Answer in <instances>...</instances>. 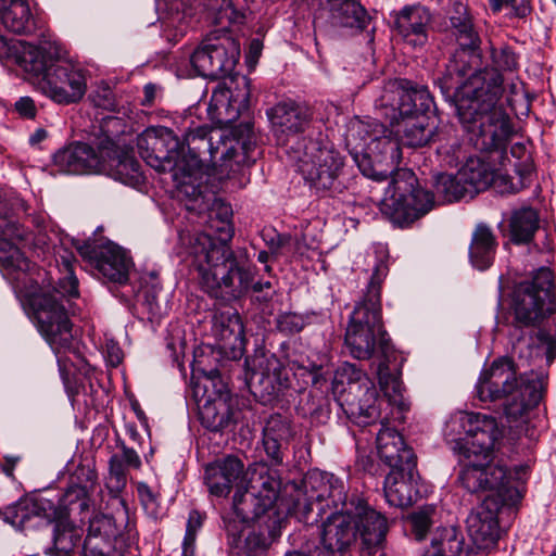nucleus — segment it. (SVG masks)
Returning <instances> with one entry per match:
<instances>
[{
  "label": "nucleus",
  "instance_id": "obj_9",
  "mask_svg": "<svg viewBox=\"0 0 556 556\" xmlns=\"http://www.w3.org/2000/svg\"><path fill=\"white\" fill-rule=\"evenodd\" d=\"M434 203V194L419 187L415 174L401 169L386 188L379 206L394 225L404 228L428 214Z\"/></svg>",
  "mask_w": 556,
  "mask_h": 556
},
{
  "label": "nucleus",
  "instance_id": "obj_52",
  "mask_svg": "<svg viewBox=\"0 0 556 556\" xmlns=\"http://www.w3.org/2000/svg\"><path fill=\"white\" fill-rule=\"evenodd\" d=\"M79 542V535L74 528L58 523L53 530V547L50 553L53 556H67Z\"/></svg>",
  "mask_w": 556,
  "mask_h": 556
},
{
  "label": "nucleus",
  "instance_id": "obj_20",
  "mask_svg": "<svg viewBox=\"0 0 556 556\" xmlns=\"http://www.w3.org/2000/svg\"><path fill=\"white\" fill-rule=\"evenodd\" d=\"M105 138L99 141L98 150L93 147L76 142L54 154L55 165L64 173L89 174L101 173L104 154L101 153Z\"/></svg>",
  "mask_w": 556,
  "mask_h": 556
},
{
  "label": "nucleus",
  "instance_id": "obj_47",
  "mask_svg": "<svg viewBox=\"0 0 556 556\" xmlns=\"http://www.w3.org/2000/svg\"><path fill=\"white\" fill-rule=\"evenodd\" d=\"M464 536L455 527L438 529L431 540V549L425 556H459Z\"/></svg>",
  "mask_w": 556,
  "mask_h": 556
},
{
  "label": "nucleus",
  "instance_id": "obj_16",
  "mask_svg": "<svg viewBox=\"0 0 556 556\" xmlns=\"http://www.w3.org/2000/svg\"><path fill=\"white\" fill-rule=\"evenodd\" d=\"M517 502H502L488 495L467 517L468 534L478 549L493 547L500 538L497 515L502 506Z\"/></svg>",
  "mask_w": 556,
  "mask_h": 556
},
{
  "label": "nucleus",
  "instance_id": "obj_51",
  "mask_svg": "<svg viewBox=\"0 0 556 556\" xmlns=\"http://www.w3.org/2000/svg\"><path fill=\"white\" fill-rule=\"evenodd\" d=\"M123 545L124 543L106 540L87 532L84 541L83 553L84 556H121L118 551Z\"/></svg>",
  "mask_w": 556,
  "mask_h": 556
},
{
  "label": "nucleus",
  "instance_id": "obj_3",
  "mask_svg": "<svg viewBox=\"0 0 556 556\" xmlns=\"http://www.w3.org/2000/svg\"><path fill=\"white\" fill-rule=\"evenodd\" d=\"M496 419L481 413L457 412L445 425L446 438L466 460L458 480L470 493L490 492L502 502H518L519 491L513 485L506 466L491 464L495 443L501 438Z\"/></svg>",
  "mask_w": 556,
  "mask_h": 556
},
{
  "label": "nucleus",
  "instance_id": "obj_45",
  "mask_svg": "<svg viewBox=\"0 0 556 556\" xmlns=\"http://www.w3.org/2000/svg\"><path fill=\"white\" fill-rule=\"evenodd\" d=\"M30 9L26 0H10L7 8L0 10L3 26L15 34H27L33 30Z\"/></svg>",
  "mask_w": 556,
  "mask_h": 556
},
{
  "label": "nucleus",
  "instance_id": "obj_61",
  "mask_svg": "<svg viewBox=\"0 0 556 556\" xmlns=\"http://www.w3.org/2000/svg\"><path fill=\"white\" fill-rule=\"evenodd\" d=\"M492 60L496 71H513L517 66V58L509 49L493 50Z\"/></svg>",
  "mask_w": 556,
  "mask_h": 556
},
{
  "label": "nucleus",
  "instance_id": "obj_19",
  "mask_svg": "<svg viewBox=\"0 0 556 556\" xmlns=\"http://www.w3.org/2000/svg\"><path fill=\"white\" fill-rule=\"evenodd\" d=\"M295 431L290 418L280 414L270 415L263 426L262 447L270 466H281Z\"/></svg>",
  "mask_w": 556,
  "mask_h": 556
},
{
  "label": "nucleus",
  "instance_id": "obj_32",
  "mask_svg": "<svg viewBox=\"0 0 556 556\" xmlns=\"http://www.w3.org/2000/svg\"><path fill=\"white\" fill-rule=\"evenodd\" d=\"M368 149V154L364 155L358 163L361 172L364 176L376 180L386 179L392 169H381L380 164L390 162L392 167L394 166L400 152L399 143L389 137L375 138L370 141Z\"/></svg>",
  "mask_w": 556,
  "mask_h": 556
},
{
  "label": "nucleus",
  "instance_id": "obj_15",
  "mask_svg": "<svg viewBox=\"0 0 556 556\" xmlns=\"http://www.w3.org/2000/svg\"><path fill=\"white\" fill-rule=\"evenodd\" d=\"M79 254L89 260L106 280L115 283H126L132 262L127 252L113 242L99 247L86 242L78 247Z\"/></svg>",
  "mask_w": 556,
  "mask_h": 556
},
{
  "label": "nucleus",
  "instance_id": "obj_60",
  "mask_svg": "<svg viewBox=\"0 0 556 556\" xmlns=\"http://www.w3.org/2000/svg\"><path fill=\"white\" fill-rule=\"evenodd\" d=\"M437 152L442 156L443 161L448 166H457L460 159L462 149L457 138H451L446 143H441L437 148Z\"/></svg>",
  "mask_w": 556,
  "mask_h": 556
},
{
  "label": "nucleus",
  "instance_id": "obj_27",
  "mask_svg": "<svg viewBox=\"0 0 556 556\" xmlns=\"http://www.w3.org/2000/svg\"><path fill=\"white\" fill-rule=\"evenodd\" d=\"M432 15L420 4L406 5L395 15V27L404 40L413 47H424L428 41Z\"/></svg>",
  "mask_w": 556,
  "mask_h": 556
},
{
  "label": "nucleus",
  "instance_id": "obj_14",
  "mask_svg": "<svg viewBox=\"0 0 556 556\" xmlns=\"http://www.w3.org/2000/svg\"><path fill=\"white\" fill-rule=\"evenodd\" d=\"M267 115L270 119L274 135L279 146L286 147L292 155V146L295 148L307 144L301 135L306 131L311 123L309 110L294 102H279L271 108Z\"/></svg>",
  "mask_w": 556,
  "mask_h": 556
},
{
  "label": "nucleus",
  "instance_id": "obj_24",
  "mask_svg": "<svg viewBox=\"0 0 556 556\" xmlns=\"http://www.w3.org/2000/svg\"><path fill=\"white\" fill-rule=\"evenodd\" d=\"M141 466L142 462L139 454L124 443L119 445V452L114 453L109 459V475L105 486L112 498L118 500L125 519H128V506L119 495L127 485V471L129 469L139 470Z\"/></svg>",
  "mask_w": 556,
  "mask_h": 556
},
{
  "label": "nucleus",
  "instance_id": "obj_34",
  "mask_svg": "<svg viewBox=\"0 0 556 556\" xmlns=\"http://www.w3.org/2000/svg\"><path fill=\"white\" fill-rule=\"evenodd\" d=\"M242 159L232 146H225V151L222 152V163L214 168L212 176L227 189L236 190L245 187L250 181V174L248 165L241 162Z\"/></svg>",
  "mask_w": 556,
  "mask_h": 556
},
{
  "label": "nucleus",
  "instance_id": "obj_49",
  "mask_svg": "<svg viewBox=\"0 0 556 556\" xmlns=\"http://www.w3.org/2000/svg\"><path fill=\"white\" fill-rule=\"evenodd\" d=\"M516 177L506 174H496L494 172L493 186L502 194L517 193L526 188L530 182L531 166L529 164H518L515 167Z\"/></svg>",
  "mask_w": 556,
  "mask_h": 556
},
{
  "label": "nucleus",
  "instance_id": "obj_40",
  "mask_svg": "<svg viewBox=\"0 0 556 556\" xmlns=\"http://www.w3.org/2000/svg\"><path fill=\"white\" fill-rule=\"evenodd\" d=\"M225 530L228 535V543L232 548H239L243 544L249 551L265 548V539L254 532H249L251 520H243L233 513L223 518Z\"/></svg>",
  "mask_w": 556,
  "mask_h": 556
},
{
  "label": "nucleus",
  "instance_id": "obj_17",
  "mask_svg": "<svg viewBox=\"0 0 556 556\" xmlns=\"http://www.w3.org/2000/svg\"><path fill=\"white\" fill-rule=\"evenodd\" d=\"M358 540L355 513L333 511L320 527L324 556L345 554Z\"/></svg>",
  "mask_w": 556,
  "mask_h": 556
},
{
  "label": "nucleus",
  "instance_id": "obj_46",
  "mask_svg": "<svg viewBox=\"0 0 556 556\" xmlns=\"http://www.w3.org/2000/svg\"><path fill=\"white\" fill-rule=\"evenodd\" d=\"M215 334L223 342L224 348H237L244 339V327L240 315L237 312L231 314L222 313L214 323Z\"/></svg>",
  "mask_w": 556,
  "mask_h": 556
},
{
  "label": "nucleus",
  "instance_id": "obj_35",
  "mask_svg": "<svg viewBox=\"0 0 556 556\" xmlns=\"http://www.w3.org/2000/svg\"><path fill=\"white\" fill-rule=\"evenodd\" d=\"M214 135L218 136L217 143L223 141L222 134L213 130L206 125L189 128L184 134L180 144H184V157L186 159L187 152L189 154L187 163H195V166H201V159L203 154L207 153L211 160L216 156L219 148L218 146H214Z\"/></svg>",
  "mask_w": 556,
  "mask_h": 556
},
{
  "label": "nucleus",
  "instance_id": "obj_38",
  "mask_svg": "<svg viewBox=\"0 0 556 556\" xmlns=\"http://www.w3.org/2000/svg\"><path fill=\"white\" fill-rule=\"evenodd\" d=\"M459 179L463 181L469 198L485 190L494 179V170L484 161L469 157L459 169Z\"/></svg>",
  "mask_w": 556,
  "mask_h": 556
},
{
  "label": "nucleus",
  "instance_id": "obj_41",
  "mask_svg": "<svg viewBox=\"0 0 556 556\" xmlns=\"http://www.w3.org/2000/svg\"><path fill=\"white\" fill-rule=\"evenodd\" d=\"M332 23L341 27L364 29L370 17L366 10L355 0H330Z\"/></svg>",
  "mask_w": 556,
  "mask_h": 556
},
{
  "label": "nucleus",
  "instance_id": "obj_18",
  "mask_svg": "<svg viewBox=\"0 0 556 556\" xmlns=\"http://www.w3.org/2000/svg\"><path fill=\"white\" fill-rule=\"evenodd\" d=\"M101 153L104 154L101 174L129 186L143 182L140 164L130 150L117 147L111 138L105 137Z\"/></svg>",
  "mask_w": 556,
  "mask_h": 556
},
{
  "label": "nucleus",
  "instance_id": "obj_53",
  "mask_svg": "<svg viewBox=\"0 0 556 556\" xmlns=\"http://www.w3.org/2000/svg\"><path fill=\"white\" fill-rule=\"evenodd\" d=\"M210 10L214 14V22L222 26L244 20V13L236 9L231 0H211Z\"/></svg>",
  "mask_w": 556,
  "mask_h": 556
},
{
  "label": "nucleus",
  "instance_id": "obj_43",
  "mask_svg": "<svg viewBox=\"0 0 556 556\" xmlns=\"http://www.w3.org/2000/svg\"><path fill=\"white\" fill-rule=\"evenodd\" d=\"M365 379H369L359 368L354 364L344 363L341 365L333 375L332 379V393L338 403L343 399L354 395L356 392L352 387L356 386L363 389Z\"/></svg>",
  "mask_w": 556,
  "mask_h": 556
},
{
  "label": "nucleus",
  "instance_id": "obj_31",
  "mask_svg": "<svg viewBox=\"0 0 556 556\" xmlns=\"http://www.w3.org/2000/svg\"><path fill=\"white\" fill-rule=\"evenodd\" d=\"M419 476L415 468L393 469L384 479V496L389 505L407 507L420 496Z\"/></svg>",
  "mask_w": 556,
  "mask_h": 556
},
{
  "label": "nucleus",
  "instance_id": "obj_48",
  "mask_svg": "<svg viewBox=\"0 0 556 556\" xmlns=\"http://www.w3.org/2000/svg\"><path fill=\"white\" fill-rule=\"evenodd\" d=\"M433 187L439 203H451L468 197L466 188L459 179V170L455 175L445 173L438 174Z\"/></svg>",
  "mask_w": 556,
  "mask_h": 556
},
{
  "label": "nucleus",
  "instance_id": "obj_33",
  "mask_svg": "<svg viewBox=\"0 0 556 556\" xmlns=\"http://www.w3.org/2000/svg\"><path fill=\"white\" fill-rule=\"evenodd\" d=\"M251 365V380L263 386L268 394L275 393L278 388L287 386V370L275 354H257L253 357Z\"/></svg>",
  "mask_w": 556,
  "mask_h": 556
},
{
  "label": "nucleus",
  "instance_id": "obj_37",
  "mask_svg": "<svg viewBox=\"0 0 556 556\" xmlns=\"http://www.w3.org/2000/svg\"><path fill=\"white\" fill-rule=\"evenodd\" d=\"M497 249L496 237L485 224H478L472 232L469 245V260L479 270L488 269L494 261Z\"/></svg>",
  "mask_w": 556,
  "mask_h": 556
},
{
  "label": "nucleus",
  "instance_id": "obj_26",
  "mask_svg": "<svg viewBox=\"0 0 556 556\" xmlns=\"http://www.w3.org/2000/svg\"><path fill=\"white\" fill-rule=\"evenodd\" d=\"M238 400L229 393L207 397L199 405V418L203 427L211 431H222L240 419Z\"/></svg>",
  "mask_w": 556,
  "mask_h": 556
},
{
  "label": "nucleus",
  "instance_id": "obj_36",
  "mask_svg": "<svg viewBox=\"0 0 556 556\" xmlns=\"http://www.w3.org/2000/svg\"><path fill=\"white\" fill-rule=\"evenodd\" d=\"M248 484L245 488L257 494L270 507H274L280 492L281 481L276 472L271 471L265 463H255L248 469Z\"/></svg>",
  "mask_w": 556,
  "mask_h": 556
},
{
  "label": "nucleus",
  "instance_id": "obj_29",
  "mask_svg": "<svg viewBox=\"0 0 556 556\" xmlns=\"http://www.w3.org/2000/svg\"><path fill=\"white\" fill-rule=\"evenodd\" d=\"M243 471V463L238 457L229 455L205 467L204 482L212 495L224 497L238 484Z\"/></svg>",
  "mask_w": 556,
  "mask_h": 556
},
{
  "label": "nucleus",
  "instance_id": "obj_63",
  "mask_svg": "<svg viewBox=\"0 0 556 556\" xmlns=\"http://www.w3.org/2000/svg\"><path fill=\"white\" fill-rule=\"evenodd\" d=\"M92 102L108 111H114L116 108L114 93L109 87L99 88L92 96Z\"/></svg>",
  "mask_w": 556,
  "mask_h": 556
},
{
  "label": "nucleus",
  "instance_id": "obj_54",
  "mask_svg": "<svg viewBox=\"0 0 556 556\" xmlns=\"http://www.w3.org/2000/svg\"><path fill=\"white\" fill-rule=\"evenodd\" d=\"M435 508L433 506H425L410 514L408 522L415 539L421 541L426 538L429 529L433 525Z\"/></svg>",
  "mask_w": 556,
  "mask_h": 556
},
{
  "label": "nucleus",
  "instance_id": "obj_5",
  "mask_svg": "<svg viewBox=\"0 0 556 556\" xmlns=\"http://www.w3.org/2000/svg\"><path fill=\"white\" fill-rule=\"evenodd\" d=\"M389 273L387 262L378 260L363 298L356 303L345 331V344L351 355L357 359H369L378 346L383 359L377 375L380 386L388 390L400 389L399 380L390 372V344L382 324L381 285Z\"/></svg>",
  "mask_w": 556,
  "mask_h": 556
},
{
  "label": "nucleus",
  "instance_id": "obj_2",
  "mask_svg": "<svg viewBox=\"0 0 556 556\" xmlns=\"http://www.w3.org/2000/svg\"><path fill=\"white\" fill-rule=\"evenodd\" d=\"M26 229L16 220L0 219V267L5 276L16 274L13 279L25 283V299L29 305L38 330L62 362L61 354L73 349L74 336L64 299L78 296V280L74 275L72 254L61 256L64 276L53 286L47 273H38L37 278L30 276V262L12 242L24 240Z\"/></svg>",
  "mask_w": 556,
  "mask_h": 556
},
{
  "label": "nucleus",
  "instance_id": "obj_59",
  "mask_svg": "<svg viewBox=\"0 0 556 556\" xmlns=\"http://www.w3.org/2000/svg\"><path fill=\"white\" fill-rule=\"evenodd\" d=\"M277 328L286 334H294L304 328V319L295 313H283L277 318Z\"/></svg>",
  "mask_w": 556,
  "mask_h": 556
},
{
  "label": "nucleus",
  "instance_id": "obj_64",
  "mask_svg": "<svg viewBox=\"0 0 556 556\" xmlns=\"http://www.w3.org/2000/svg\"><path fill=\"white\" fill-rule=\"evenodd\" d=\"M536 339L546 346L547 361H553L556 356V334L549 329H539Z\"/></svg>",
  "mask_w": 556,
  "mask_h": 556
},
{
  "label": "nucleus",
  "instance_id": "obj_55",
  "mask_svg": "<svg viewBox=\"0 0 556 556\" xmlns=\"http://www.w3.org/2000/svg\"><path fill=\"white\" fill-rule=\"evenodd\" d=\"M236 87H229V103L235 106L238 113H242L250 108V79L240 76L233 80Z\"/></svg>",
  "mask_w": 556,
  "mask_h": 556
},
{
  "label": "nucleus",
  "instance_id": "obj_23",
  "mask_svg": "<svg viewBox=\"0 0 556 556\" xmlns=\"http://www.w3.org/2000/svg\"><path fill=\"white\" fill-rule=\"evenodd\" d=\"M169 174L178 195L187 200V210L198 214L205 212L211 198L202 190L200 181L201 166H195V163H187V160H182V163L172 169Z\"/></svg>",
  "mask_w": 556,
  "mask_h": 556
},
{
  "label": "nucleus",
  "instance_id": "obj_42",
  "mask_svg": "<svg viewBox=\"0 0 556 556\" xmlns=\"http://www.w3.org/2000/svg\"><path fill=\"white\" fill-rule=\"evenodd\" d=\"M509 237L515 244H527L532 241L540 227L536 210L525 206L515 210L509 218Z\"/></svg>",
  "mask_w": 556,
  "mask_h": 556
},
{
  "label": "nucleus",
  "instance_id": "obj_50",
  "mask_svg": "<svg viewBox=\"0 0 556 556\" xmlns=\"http://www.w3.org/2000/svg\"><path fill=\"white\" fill-rule=\"evenodd\" d=\"M87 532L106 540L124 543L121 526H118L116 520L110 515L101 513L94 514L89 519Z\"/></svg>",
  "mask_w": 556,
  "mask_h": 556
},
{
  "label": "nucleus",
  "instance_id": "obj_7",
  "mask_svg": "<svg viewBox=\"0 0 556 556\" xmlns=\"http://www.w3.org/2000/svg\"><path fill=\"white\" fill-rule=\"evenodd\" d=\"M545 387V376L518 377L514 362L502 357L481 371L476 389L483 402L504 401L506 417L517 420L540 404Z\"/></svg>",
  "mask_w": 556,
  "mask_h": 556
},
{
  "label": "nucleus",
  "instance_id": "obj_62",
  "mask_svg": "<svg viewBox=\"0 0 556 556\" xmlns=\"http://www.w3.org/2000/svg\"><path fill=\"white\" fill-rule=\"evenodd\" d=\"M137 493L143 509L151 515L156 514V495L153 493L150 486L144 482H138Z\"/></svg>",
  "mask_w": 556,
  "mask_h": 556
},
{
  "label": "nucleus",
  "instance_id": "obj_22",
  "mask_svg": "<svg viewBox=\"0 0 556 556\" xmlns=\"http://www.w3.org/2000/svg\"><path fill=\"white\" fill-rule=\"evenodd\" d=\"M355 519L363 548L368 551L371 556L383 555L381 551L386 545L390 529L388 518L364 502L355 510Z\"/></svg>",
  "mask_w": 556,
  "mask_h": 556
},
{
  "label": "nucleus",
  "instance_id": "obj_57",
  "mask_svg": "<svg viewBox=\"0 0 556 556\" xmlns=\"http://www.w3.org/2000/svg\"><path fill=\"white\" fill-rule=\"evenodd\" d=\"M301 410L303 415L323 422L329 415L328 400L321 395L308 394L306 401L301 402Z\"/></svg>",
  "mask_w": 556,
  "mask_h": 556
},
{
  "label": "nucleus",
  "instance_id": "obj_1",
  "mask_svg": "<svg viewBox=\"0 0 556 556\" xmlns=\"http://www.w3.org/2000/svg\"><path fill=\"white\" fill-rule=\"evenodd\" d=\"M448 31L456 47L445 73L438 79L440 89L454 99L459 122L478 150L505 149L514 128L509 115L498 104L503 77L494 73L482 79L470 74L480 60L481 37L465 4H454Z\"/></svg>",
  "mask_w": 556,
  "mask_h": 556
},
{
  "label": "nucleus",
  "instance_id": "obj_25",
  "mask_svg": "<svg viewBox=\"0 0 556 556\" xmlns=\"http://www.w3.org/2000/svg\"><path fill=\"white\" fill-rule=\"evenodd\" d=\"M363 389L352 387L356 393L343 399L339 405L344 413L358 426H368L380 418V404L378 391L370 379H365Z\"/></svg>",
  "mask_w": 556,
  "mask_h": 556
},
{
  "label": "nucleus",
  "instance_id": "obj_13",
  "mask_svg": "<svg viewBox=\"0 0 556 556\" xmlns=\"http://www.w3.org/2000/svg\"><path fill=\"white\" fill-rule=\"evenodd\" d=\"M88 71L71 62L56 64L37 81V89L60 105L78 103L87 92Z\"/></svg>",
  "mask_w": 556,
  "mask_h": 556
},
{
  "label": "nucleus",
  "instance_id": "obj_58",
  "mask_svg": "<svg viewBox=\"0 0 556 556\" xmlns=\"http://www.w3.org/2000/svg\"><path fill=\"white\" fill-rule=\"evenodd\" d=\"M202 527V517L198 510H191L182 541V556H194L198 531Z\"/></svg>",
  "mask_w": 556,
  "mask_h": 556
},
{
  "label": "nucleus",
  "instance_id": "obj_21",
  "mask_svg": "<svg viewBox=\"0 0 556 556\" xmlns=\"http://www.w3.org/2000/svg\"><path fill=\"white\" fill-rule=\"evenodd\" d=\"M52 505L43 498L25 496L0 510L2 520L17 530H26L49 522Z\"/></svg>",
  "mask_w": 556,
  "mask_h": 556
},
{
  "label": "nucleus",
  "instance_id": "obj_44",
  "mask_svg": "<svg viewBox=\"0 0 556 556\" xmlns=\"http://www.w3.org/2000/svg\"><path fill=\"white\" fill-rule=\"evenodd\" d=\"M268 504L258 498L257 494L250 492L248 488H238L232 501V513L243 520L254 521L270 510Z\"/></svg>",
  "mask_w": 556,
  "mask_h": 556
},
{
  "label": "nucleus",
  "instance_id": "obj_11",
  "mask_svg": "<svg viewBox=\"0 0 556 556\" xmlns=\"http://www.w3.org/2000/svg\"><path fill=\"white\" fill-rule=\"evenodd\" d=\"M240 55L239 43L228 34L210 35L191 54L194 74L212 79L229 74Z\"/></svg>",
  "mask_w": 556,
  "mask_h": 556
},
{
  "label": "nucleus",
  "instance_id": "obj_10",
  "mask_svg": "<svg viewBox=\"0 0 556 556\" xmlns=\"http://www.w3.org/2000/svg\"><path fill=\"white\" fill-rule=\"evenodd\" d=\"M291 159L296 161L304 179L317 191L334 188L343 168V157L332 147L323 146L319 141L309 139L304 149L292 146Z\"/></svg>",
  "mask_w": 556,
  "mask_h": 556
},
{
  "label": "nucleus",
  "instance_id": "obj_28",
  "mask_svg": "<svg viewBox=\"0 0 556 556\" xmlns=\"http://www.w3.org/2000/svg\"><path fill=\"white\" fill-rule=\"evenodd\" d=\"M377 452L380 459L393 469L415 468L416 456L403 437L393 428L382 426L377 433Z\"/></svg>",
  "mask_w": 556,
  "mask_h": 556
},
{
  "label": "nucleus",
  "instance_id": "obj_30",
  "mask_svg": "<svg viewBox=\"0 0 556 556\" xmlns=\"http://www.w3.org/2000/svg\"><path fill=\"white\" fill-rule=\"evenodd\" d=\"M317 502L326 503L334 511L355 513L365 501L356 493H351L348 482L333 473L320 475V485L316 494Z\"/></svg>",
  "mask_w": 556,
  "mask_h": 556
},
{
  "label": "nucleus",
  "instance_id": "obj_39",
  "mask_svg": "<svg viewBox=\"0 0 556 556\" xmlns=\"http://www.w3.org/2000/svg\"><path fill=\"white\" fill-rule=\"evenodd\" d=\"M56 55L46 47L31 45L23 46L17 55V64L26 73L39 79L42 78L52 67L56 66Z\"/></svg>",
  "mask_w": 556,
  "mask_h": 556
},
{
  "label": "nucleus",
  "instance_id": "obj_6",
  "mask_svg": "<svg viewBox=\"0 0 556 556\" xmlns=\"http://www.w3.org/2000/svg\"><path fill=\"white\" fill-rule=\"evenodd\" d=\"M434 102L427 87L413 86L407 80L388 81L375 101L377 113L390 126H396L395 132L404 144L413 148L428 144L434 139V126L430 124L428 113ZM437 136L442 140V132Z\"/></svg>",
  "mask_w": 556,
  "mask_h": 556
},
{
  "label": "nucleus",
  "instance_id": "obj_56",
  "mask_svg": "<svg viewBox=\"0 0 556 556\" xmlns=\"http://www.w3.org/2000/svg\"><path fill=\"white\" fill-rule=\"evenodd\" d=\"M88 486L80 484H71L64 495V504L68 506L71 511L79 510L80 513L88 511L89 498H88Z\"/></svg>",
  "mask_w": 556,
  "mask_h": 556
},
{
  "label": "nucleus",
  "instance_id": "obj_12",
  "mask_svg": "<svg viewBox=\"0 0 556 556\" xmlns=\"http://www.w3.org/2000/svg\"><path fill=\"white\" fill-rule=\"evenodd\" d=\"M142 160L159 173L175 169L184 157V144L174 131L164 126L149 127L137 137Z\"/></svg>",
  "mask_w": 556,
  "mask_h": 556
},
{
  "label": "nucleus",
  "instance_id": "obj_8",
  "mask_svg": "<svg viewBox=\"0 0 556 556\" xmlns=\"http://www.w3.org/2000/svg\"><path fill=\"white\" fill-rule=\"evenodd\" d=\"M552 271L541 267L516 283L510 300L513 325L516 328H535L556 312Z\"/></svg>",
  "mask_w": 556,
  "mask_h": 556
},
{
  "label": "nucleus",
  "instance_id": "obj_4",
  "mask_svg": "<svg viewBox=\"0 0 556 556\" xmlns=\"http://www.w3.org/2000/svg\"><path fill=\"white\" fill-rule=\"evenodd\" d=\"M208 232L193 237L192 265L203 291L215 299L232 301L248 292L253 274L229 245L235 229L231 220L208 218Z\"/></svg>",
  "mask_w": 556,
  "mask_h": 556
}]
</instances>
